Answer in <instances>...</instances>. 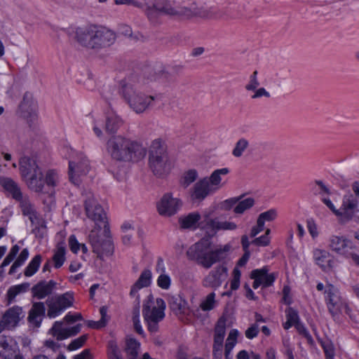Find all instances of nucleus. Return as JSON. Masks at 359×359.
Here are the masks:
<instances>
[{"instance_id": "c03bdc74", "label": "nucleus", "mask_w": 359, "mask_h": 359, "mask_svg": "<svg viewBox=\"0 0 359 359\" xmlns=\"http://www.w3.org/2000/svg\"><path fill=\"white\" fill-rule=\"evenodd\" d=\"M109 359H123L116 343L114 341H109L108 343Z\"/></svg>"}, {"instance_id": "2eb2a0df", "label": "nucleus", "mask_w": 359, "mask_h": 359, "mask_svg": "<svg viewBox=\"0 0 359 359\" xmlns=\"http://www.w3.org/2000/svg\"><path fill=\"white\" fill-rule=\"evenodd\" d=\"M325 293L326 294L325 299L328 310L332 316L337 314L346 307L345 302L341 299L338 289L332 285L330 284L326 286Z\"/></svg>"}, {"instance_id": "dca6fc26", "label": "nucleus", "mask_w": 359, "mask_h": 359, "mask_svg": "<svg viewBox=\"0 0 359 359\" xmlns=\"http://www.w3.org/2000/svg\"><path fill=\"white\" fill-rule=\"evenodd\" d=\"M0 359H23L16 343L4 336L0 337Z\"/></svg>"}, {"instance_id": "c9c22d12", "label": "nucleus", "mask_w": 359, "mask_h": 359, "mask_svg": "<svg viewBox=\"0 0 359 359\" xmlns=\"http://www.w3.org/2000/svg\"><path fill=\"white\" fill-rule=\"evenodd\" d=\"M51 292V286L49 284L41 283L33 288L34 296L38 299H43Z\"/></svg>"}, {"instance_id": "338daca9", "label": "nucleus", "mask_w": 359, "mask_h": 359, "mask_svg": "<svg viewBox=\"0 0 359 359\" xmlns=\"http://www.w3.org/2000/svg\"><path fill=\"white\" fill-rule=\"evenodd\" d=\"M119 30H120L121 34H122L125 36H132V35H133L132 29H131L130 27L127 25H125V24L121 25L119 26Z\"/></svg>"}, {"instance_id": "393cba45", "label": "nucleus", "mask_w": 359, "mask_h": 359, "mask_svg": "<svg viewBox=\"0 0 359 359\" xmlns=\"http://www.w3.org/2000/svg\"><path fill=\"white\" fill-rule=\"evenodd\" d=\"M152 273L149 269H144L138 279L132 285L130 296L136 298L139 302V294L138 291L143 287H149L151 283Z\"/></svg>"}, {"instance_id": "774afa93", "label": "nucleus", "mask_w": 359, "mask_h": 359, "mask_svg": "<svg viewBox=\"0 0 359 359\" xmlns=\"http://www.w3.org/2000/svg\"><path fill=\"white\" fill-rule=\"evenodd\" d=\"M346 258L351 259L352 262L357 266H359V255L352 250H350L348 255L346 256Z\"/></svg>"}, {"instance_id": "a878e982", "label": "nucleus", "mask_w": 359, "mask_h": 359, "mask_svg": "<svg viewBox=\"0 0 359 359\" xmlns=\"http://www.w3.org/2000/svg\"><path fill=\"white\" fill-rule=\"evenodd\" d=\"M124 120L116 111H109L106 117V132L109 134H116L124 126Z\"/></svg>"}, {"instance_id": "1a4fd4ad", "label": "nucleus", "mask_w": 359, "mask_h": 359, "mask_svg": "<svg viewBox=\"0 0 359 359\" xmlns=\"http://www.w3.org/2000/svg\"><path fill=\"white\" fill-rule=\"evenodd\" d=\"M114 32L102 25L91 26V48L102 49L112 45L116 41Z\"/></svg>"}, {"instance_id": "9d476101", "label": "nucleus", "mask_w": 359, "mask_h": 359, "mask_svg": "<svg viewBox=\"0 0 359 359\" xmlns=\"http://www.w3.org/2000/svg\"><path fill=\"white\" fill-rule=\"evenodd\" d=\"M155 8L158 12L175 18H189L195 15V13L191 8L175 6L168 0L156 1Z\"/></svg>"}, {"instance_id": "4468645a", "label": "nucleus", "mask_w": 359, "mask_h": 359, "mask_svg": "<svg viewBox=\"0 0 359 359\" xmlns=\"http://www.w3.org/2000/svg\"><path fill=\"white\" fill-rule=\"evenodd\" d=\"M228 276V269L225 264L217 265L204 278L203 280V286L217 289L221 286L222 283Z\"/></svg>"}, {"instance_id": "b1692460", "label": "nucleus", "mask_w": 359, "mask_h": 359, "mask_svg": "<svg viewBox=\"0 0 359 359\" xmlns=\"http://www.w3.org/2000/svg\"><path fill=\"white\" fill-rule=\"evenodd\" d=\"M86 160H84L81 155L79 156L76 160H71L69 162V176L70 180L75 184L79 182V177L86 172Z\"/></svg>"}, {"instance_id": "473e14b6", "label": "nucleus", "mask_w": 359, "mask_h": 359, "mask_svg": "<svg viewBox=\"0 0 359 359\" xmlns=\"http://www.w3.org/2000/svg\"><path fill=\"white\" fill-rule=\"evenodd\" d=\"M66 249L63 245H58L54 251L53 262L55 268H60L66 260Z\"/></svg>"}, {"instance_id": "bf43d9fd", "label": "nucleus", "mask_w": 359, "mask_h": 359, "mask_svg": "<svg viewBox=\"0 0 359 359\" xmlns=\"http://www.w3.org/2000/svg\"><path fill=\"white\" fill-rule=\"evenodd\" d=\"M270 243V238L267 236H262L259 238H256L252 241V244L257 246H266Z\"/></svg>"}, {"instance_id": "e433bc0d", "label": "nucleus", "mask_w": 359, "mask_h": 359, "mask_svg": "<svg viewBox=\"0 0 359 359\" xmlns=\"http://www.w3.org/2000/svg\"><path fill=\"white\" fill-rule=\"evenodd\" d=\"M69 245L70 250L74 253H78L79 251H81L83 254H86L88 252L87 247L84 244L79 243L74 235L69 238Z\"/></svg>"}, {"instance_id": "8fccbe9b", "label": "nucleus", "mask_w": 359, "mask_h": 359, "mask_svg": "<svg viewBox=\"0 0 359 359\" xmlns=\"http://www.w3.org/2000/svg\"><path fill=\"white\" fill-rule=\"evenodd\" d=\"M277 217V212L275 209H270L268 211L264 212L261 213L257 220L259 222H262L263 224L264 225V222H271L274 220Z\"/></svg>"}, {"instance_id": "a18cd8bd", "label": "nucleus", "mask_w": 359, "mask_h": 359, "mask_svg": "<svg viewBox=\"0 0 359 359\" xmlns=\"http://www.w3.org/2000/svg\"><path fill=\"white\" fill-rule=\"evenodd\" d=\"M215 293L210 292L205 299L201 302V308L203 311L212 310L215 305Z\"/></svg>"}, {"instance_id": "c756f323", "label": "nucleus", "mask_w": 359, "mask_h": 359, "mask_svg": "<svg viewBox=\"0 0 359 359\" xmlns=\"http://www.w3.org/2000/svg\"><path fill=\"white\" fill-rule=\"evenodd\" d=\"M201 219V215L197 212H194L180 218L179 222L180 226L183 229H196Z\"/></svg>"}, {"instance_id": "4d7b16f0", "label": "nucleus", "mask_w": 359, "mask_h": 359, "mask_svg": "<svg viewBox=\"0 0 359 359\" xmlns=\"http://www.w3.org/2000/svg\"><path fill=\"white\" fill-rule=\"evenodd\" d=\"M238 201V197L231 198L225 200L221 203V208L224 210H229L231 208H234Z\"/></svg>"}, {"instance_id": "e2e57ef3", "label": "nucleus", "mask_w": 359, "mask_h": 359, "mask_svg": "<svg viewBox=\"0 0 359 359\" xmlns=\"http://www.w3.org/2000/svg\"><path fill=\"white\" fill-rule=\"evenodd\" d=\"M323 203L337 216H342V212L339 210H337L329 198H323Z\"/></svg>"}, {"instance_id": "a19ab883", "label": "nucleus", "mask_w": 359, "mask_h": 359, "mask_svg": "<svg viewBox=\"0 0 359 359\" xmlns=\"http://www.w3.org/2000/svg\"><path fill=\"white\" fill-rule=\"evenodd\" d=\"M64 311L72 304L73 297L72 294L66 293L61 296L53 298Z\"/></svg>"}, {"instance_id": "13d9d810", "label": "nucleus", "mask_w": 359, "mask_h": 359, "mask_svg": "<svg viewBox=\"0 0 359 359\" xmlns=\"http://www.w3.org/2000/svg\"><path fill=\"white\" fill-rule=\"evenodd\" d=\"M286 316L287 320L293 323L294 325L299 323L298 313L292 308L290 307L286 310Z\"/></svg>"}, {"instance_id": "20e7f679", "label": "nucleus", "mask_w": 359, "mask_h": 359, "mask_svg": "<svg viewBox=\"0 0 359 359\" xmlns=\"http://www.w3.org/2000/svg\"><path fill=\"white\" fill-rule=\"evenodd\" d=\"M230 250L229 244L213 247L211 238L205 236L189 248L187 256L189 259L208 269L225 259Z\"/></svg>"}, {"instance_id": "37998d69", "label": "nucleus", "mask_w": 359, "mask_h": 359, "mask_svg": "<svg viewBox=\"0 0 359 359\" xmlns=\"http://www.w3.org/2000/svg\"><path fill=\"white\" fill-rule=\"evenodd\" d=\"M107 311V309L105 306H102L100 309V315H101V319L100 320H98V321H93V320H91V324H90L91 328L100 329V328H102V327H104L106 325L107 321V319H106Z\"/></svg>"}, {"instance_id": "603ef678", "label": "nucleus", "mask_w": 359, "mask_h": 359, "mask_svg": "<svg viewBox=\"0 0 359 359\" xmlns=\"http://www.w3.org/2000/svg\"><path fill=\"white\" fill-rule=\"evenodd\" d=\"M257 71H255L250 76L249 81L245 86L246 90H255L256 88L259 86V82L257 79Z\"/></svg>"}, {"instance_id": "09e8293b", "label": "nucleus", "mask_w": 359, "mask_h": 359, "mask_svg": "<svg viewBox=\"0 0 359 359\" xmlns=\"http://www.w3.org/2000/svg\"><path fill=\"white\" fill-rule=\"evenodd\" d=\"M239 334V332L237 330L233 329L231 330L228 335V337L226 341L225 348L229 349H233L235 345L237 343V338Z\"/></svg>"}, {"instance_id": "de8ad7c7", "label": "nucleus", "mask_w": 359, "mask_h": 359, "mask_svg": "<svg viewBox=\"0 0 359 359\" xmlns=\"http://www.w3.org/2000/svg\"><path fill=\"white\" fill-rule=\"evenodd\" d=\"M27 285L25 284H20L12 286L8 291V297L9 302L13 299L20 293L23 292L26 290Z\"/></svg>"}, {"instance_id": "ddd939ff", "label": "nucleus", "mask_w": 359, "mask_h": 359, "mask_svg": "<svg viewBox=\"0 0 359 359\" xmlns=\"http://www.w3.org/2000/svg\"><path fill=\"white\" fill-rule=\"evenodd\" d=\"M0 185L10 193L16 200H22L20 202L21 208L24 215H30L32 212V207L29 202L22 200V194L18 184L11 179L7 177H0Z\"/></svg>"}, {"instance_id": "49530a36", "label": "nucleus", "mask_w": 359, "mask_h": 359, "mask_svg": "<svg viewBox=\"0 0 359 359\" xmlns=\"http://www.w3.org/2000/svg\"><path fill=\"white\" fill-rule=\"evenodd\" d=\"M88 339V335L81 336L72 340L67 346V350L69 351H74L81 348Z\"/></svg>"}, {"instance_id": "a211bd4d", "label": "nucleus", "mask_w": 359, "mask_h": 359, "mask_svg": "<svg viewBox=\"0 0 359 359\" xmlns=\"http://www.w3.org/2000/svg\"><path fill=\"white\" fill-rule=\"evenodd\" d=\"M269 271L268 266L252 271L250 278L254 279L252 284L254 289H257L259 285H262L264 287L272 285L276 276L275 273H269Z\"/></svg>"}, {"instance_id": "79ce46f5", "label": "nucleus", "mask_w": 359, "mask_h": 359, "mask_svg": "<svg viewBox=\"0 0 359 359\" xmlns=\"http://www.w3.org/2000/svg\"><path fill=\"white\" fill-rule=\"evenodd\" d=\"M198 177V172L196 170H189L184 174L182 180V185L187 188L193 183Z\"/></svg>"}, {"instance_id": "6e6d98bb", "label": "nucleus", "mask_w": 359, "mask_h": 359, "mask_svg": "<svg viewBox=\"0 0 359 359\" xmlns=\"http://www.w3.org/2000/svg\"><path fill=\"white\" fill-rule=\"evenodd\" d=\"M259 333V325L257 323L252 324L245 332V337L252 339L257 336Z\"/></svg>"}, {"instance_id": "5701e85b", "label": "nucleus", "mask_w": 359, "mask_h": 359, "mask_svg": "<svg viewBox=\"0 0 359 359\" xmlns=\"http://www.w3.org/2000/svg\"><path fill=\"white\" fill-rule=\"evenodd\" d=\"M315 263L325 272L331 271L334 265V257L327 251L315 249L313 251Z\"/></svg>"}, {"instance_id": "4be33fe9", "label": "nucleus", "mask_w": 359, "mask_h": 359, "mask_svg": "<svg viewBox=\"0 0 359 359\" xmlns=\"http://www.w3.org/2000/svg\"><path fill=\"white\" fill-rule=\"evenodd\" d=\"M215 193L205 178L198 180L190 191V197L193 201H202L208 196Z\"/></svg>"}, {"instance_id": "423d86ee", "label": "nucleus", "mask_w": 359, "mask_h": 359, "mask_svg": "<svg viewBox=\"0 0 359 359\" xmlns=\"http://www.w3.org/2000/svg\"><path fill=\"white\" fill-rule=\"evenodd\" d=\"M165 303L161 298L154 299L152 294L147 297L144 302L142 314L151 333L158 331V323L165 318Z\"/></svg>"}, {"instance_id": "c85d7f7f", "label": "nucleus", "mask_w": 359, "mask_h": 359, "mask_svg": "<svg viewBox=\"0 0 359 359\" xmlns=\"http://www.w3.org/2000/svg\"><path fill=\"white\" fill-rule=\"evenodd\" d=\"M229 173V168H223L214 170L209 177L205 178L215 192L222 187V176L226 175Z\"/></svg>"}, {"instance_id": "864d4df0", "label": "nucleus", "mask_w": 359, "mask_h": 359, "mask_svg": "<svg viewBox=\"0 0 359 359\" xmlns=\"http://www.w3.org/2000/svg\"><path fill=\"white\" fill-rule=\"evenodd\" d=\"M171 284V280L168 275L165 273H161L157 279V285L163 290H168Z\"/></svg>"}, {"instance_id": "f8f14e48", "label": "nucleus", "mask_w": 359, "mask_h": 359, "mask_svg": "<svg viewBox=\"0 0 359 359\" xmlns=\"http://www.w3.org/2000/svg\"><path fill=\"white\" fill-rule=\"evenodd\" d=\"M182 206V201L174 198L170 194H165L157 203V210L160 215L171 217L175 215Z\"/></svg>"}, {"instance_id": "4c0bfd02", "label": "nucleus", "mask_w": 359, "mask_h": 359, "mask_svg": "<svg viewBox=\"0 0 359 359\" xmlns=\"http://www.w3.org/2000/svg\"><path fill=\"white\" fill-rule=\"evenodd\" d=\"M248 141L245 138H241L236 143L235 147L232 151V154L235 157H241L243 155V152L245 151V149L248 147Z\"/></svg>"}, {"instance_id": "412c9836", "label": "nucleus", "mask_w": 359, "mask_h": 359, "mask_svg": "<svg viewBox=\"0 0 359 359\" xmlns=\"http://www.w3.org/2000/svg\"><path fill=\"white\" fill-rule=\"evenodd\" d=\"M329 246L332 251L345 257L348 255L350 250H353L355 248V246L351 241L343 236H332L330 238Z\"/></svg>"}, {"instance_id": "680f3d73", "label": "nucleus", "mask_w": 359, "mask_h": 359, "mask_svg": "<svg viewBox=\"0 0 359 359\" xmlns=\"http://www.w3.org/2000/svg\"><path fill=\"white\" fill-rule=\"evenodd\" d=\"M264 225L262 222L257 221V225L253 226L250 231V237H255L259 233L264 230Z\"/></svg>"}, {"instance_id": "052dcab7", "label": "nucleus", "mask_w": 359, "mask_h": 359, "mask_svg": "<svg viewBox=\"0 0 359 359\" xmlns=\"http://www.w3.org/2000/svg\"><path fill=\"white\" fill-rule=\"evenodd\" d=\"M255 92L254 95H252L251 98L253 100L262 97H269L270 93L264 88H256L255 90H253Z\"/></svg>"}, {"instance_id": "0eeeda50", "label": "nucleus", "mask_w": 359, "mask_h": 359, "mask_svg": "<svg viewBox=\"0 0 359 359\" xmlns=\"http://www.w3.org/2000/svg\"><path fill=\"white\" fill-rule=\"evenodd\" d=\"M84 320L80 313H67L62 321L55 322L48 333L57 340H63L76 335L81 330Z\"/></svg>"}, {"instance_id": "aec40b11", "label": "nucleus", "mask_w": 359, "mask_h": 359, "mask_svg": "<svg viewBox=\"0 0 359 359\" xmlns=\"http://www.w3.org/2000/svg\"><path fill=\"white\" fill-rule=\"evenodd\" d=\"M89 27L88 25H79L69 28L67 34L75 41L78 48H86L89 41Z\"/></svg>"}, {"instance_id": "69168bd1", "label": "nucleus", "mask_w": 359, "mask_h": 359, "mask_svg": "<svg viewBox=\"0 0 359 359\" xmlns=\"http://www.w3.org/2000/svg\"><path fill=\"white\" fill-rule=\"evenodd\" d=\"M290 288L288 286H284V287L283 289V300L284 303L286 304H291V299L290 297Z\"/></svg>"}, {"instance_id": "3c124183", "label": "nucleus", "mask_w": 359, "mask_h": 359, "mask_svg": "<svg viewBox=\"0 0 359 359\" xmlns=\"http://www.w3.org/2000/svg\"><path fill=\"white\" fill-rule=\"evenodd\" d=\"M20 247L18 245H13L8 255L5 257L3 262L1 263V267H6L11 264V262L13 261L14 258L16 257L17 254L19 252Z\"/></svg>"}, {"instance_id": "f3484780", "label": "nucleus", "mask_w": 359, "mask_h": 359, "mask_svg": "<svg viewBox=\"0 0 359 359\" xmlns=\"http://www.w3.org/2000/svg\"><path fill=\"white\" fill-rule=\"evenodd\" d=\"M25 313L22 308L14 306L7 309L2 316V323L6 329L16 327L25 318Z\"/></svg>"}, {"instance_id": "f257e3e1", "label": "nucleus", "mask_w": 359, "mask_h": 359, "mask_svg": "<svg viewBox=\"0 0 359 359\" xmlns=\"http://www.w3.org/2000/svg\"><path fill=\"white\" fill-rule=\"evenodd\" d=\"M91 248L97 256L95 264L97 267L102 266L104 257L114 252L107 213L102 204L95 198H91Z\"/></svg>"}, {"instance_id": "72a5a7b5", "label": "nucleus", "mask_w": 359, "mask_h": 359, "mask_svg": "<svg viewBox=\"0 0 359 359\" xmlns=\"http://www.w3.org/2000/svg\"><path fill=\"white\" fill-rule=\"evenodd\" d=\"M255 204L254 198L249 197L242 201H239L237 205L233 208V212L236 214L241 215L247 210L250 209Z\"/></svg>"}, {"instance_id": "bb28decb", "label": "nucleus", "mask_w": 359, "mask_h": 359, "mask_svg": "<svg viewBox=\"0 0 359 359\" xmlns=\"http://www.w3.org/2000/svg\"><path fill=\"white\" fill-rule=\"evenodd\" d=\"M45 314V306L43 303H34L29 311L28 322L29 325L34 328L41 326L43 317Z\"/></svg>"}, {"instance_id": "cd10ccee", "label": "nucleus", "mask_w": 359, "mask_h": 359, "mask_svg": "<svg viewBox=\"0 0 359 359\" xmlns=\"http://www.w3.org/2000/svg\"><path fill=\"white\" fill-rule=\"evenodd\" d=\"M358 202L352 194L346 195L343 198L341 208L339 210L342 215L351 218L358 208Z\"/></svg>"}, {"instance_id": "7ed1b4c3", "label": "nucleus", "mask_w": 359, "mask_h": 359, "mask_svg": "<svg viewBox=\"0 0 359 359\" xmlns=\"http://www.w3.org/2000/svg\"><path fill=\"white\" fill-rule=\"evenodd\" d=\"M145 84L144 79L138 74H131L120 83L121 97L130 109L138 114L152 107L158 99L157 95L147 94L143 90Z\"/></svg>"}, {"instance_id": "58836bf2", "label": "nucleus", "mask_w": 359, "mask_h": 359, "mask_svg": "<svg viewBox=\"0 0 359 359\" xmlns=\"http://www.w3.org/2000/svg\"><path fill=\"white\" fill-rule=\"evenodd\" d=\"M64 309L57 304L56 301L53 299L49 301L48 303V316L50 318H55L57 316H60Z\"/></svg>"}, {"instance_id": "9b49d317", "label": "nucleus", "mask_w": 359, "mask_h": 359, "mask_svg": "<svg viewBox=\"0 0 359 359\" xmlns=\"http://www.w3.org/2000/svg\"><path fill=\"white\" fill-rule=\"evenodd\" d=\"M200 225L201 229L205 230L212 236L219 231H233L237 229V225L234 222L222 221L219 217L211 218L209 214L203 215V219Z\"/></svg>"}, {"instance_id": "f704fd0d", "label": "nucleus", "mask_w": 359, "mask_h": 359, "mask_svg": "<svg viewBox=\"0 0 359 359\" xmlns=\"http://www.w3.org/2000/svg\"><path fill=\"white\" fill-rule=\"evenodd\" d=\"M29 250L27 248L23 249L20 252V255L16 258V259L15 260L13 264H12V266L10 269V271H9V273H11V274L14 273L15 272V271L19 267L22 266L24 264V263L25 262V261L29 257Z\"/></svg>"}, {"instance_id": "7c9ffc66", "label": "nucleus", "mask_w": 359, "mask_h": 359, "mask_svg": "<svg viewBox=\"0 0 359 359\" xmlns=\"http://www.w3.org/2000/svg\"><path fill=\"white\" fill-rule=\"evenodd\" d=\"M140 349V343L133 338L126 341L125 351L128 359H137Z\"/></svg>"}, {"instance_id": "39448f33", "label": "nucleus", "mask_w": 359, "mask_h": 359, "mask_svg": "<svg viewBox=\"0 0 359 359\" xmlns=\"http://www.w3.org/2000/svg\"><path fill=\"white\" fill-rule=\"evenodd\" d=\"M107 151L113 160L119 162H137L147 154L140 142L121 135H113L107 140Z\"/></svg>"}, {"instance_id": "0e129e2a", "label": "nucleus", "mask_w": 359, "mask_h": 359, "mask_svg": "<svg viewBox=\"0 0 359 359\" xmlns=\"http://www.w3.org/2000/svg\"><path fill=\"white\" fill-rule=\"evenodd\" d=\"M307 227L312 237L315 238L318 235L317 227L315 222L313 220H308Z\"/></svg>"}, {"instance_id": "6e6552de", "label": "nucleus", "mask_w": 359, "mask_h": 359, "mask_svg": "<svg viewBox=\"0 0 359 359\" xmlns=\"http://www.w3.org/2000/svg\"><path fill=\"white\" fill-rule=\"evenodd\" d=\"M149 166L154 174L158 177L170 171L168 154L159 140L152 142L149 154Z\"/></svg>"}, {"instance_id": "2f4dec72", "label": "nucleus", "mask_w": 359, "mask_h": 359, "mask_svg": "<svg viewBox=\"0 0 359 359\" xmlns=\"http://www.w3.org/2000/svg\"><path fill=\"white\" fill-rule=\"evenodd\" d=\"M42 262V257L40 255H35L25 269L24 274L26 277L34 276L39 270Z\"/></svg>"}, {"instance_id": "ea45409f", "label": "nucleus", "mask_w": 359, "mask_h": 359, "mask_svg": "<svg viewBox=\"0 0 359 359\" xmlns=\"http://www.w3.org/2000/svg\"><path fill=\"white\" fill-rule=\"evenodd\" d=\"M320 344L324 351L326 359L334 358L335 348L333 343L330 339L322 340Z\"/></svg>"}, {"instance_id": "f03ea898", "label": "nucleus", "mask_w": 359, "mask_h": 359, "mask_svg": "<svg viewBox=\"0 0 359 359\" xmlns=\"http://www.w3.org/2000/svg\"><path fill=\"white\" fill-rule=\"evenodd\" d=\"M20 171L29 189L40 194L52 196L54 188L60 182V176L55 170H48L43 173L35 161L28 157L20 159Z\"/></svg>"}, {"instance_id": "5fc2aeb1", "label": "nucleus", "mask_w": 359, "mask_h": 359, "mask_svg": "<svg viewBox=\"0 0 359 359\" xmlns=\"http://www.w3.org/2000/svg\"><path fill=\"white\" fill-rule=\"evenodd\" d=\"M226 334V320L220 318L215 327V336L225 337Z\"/></svg>"}, {"instance_id": "6ab92c4d", "label": "nucleus", "mask_w": 359, "mask_h": 359, "mask_svg": "<svg viewBox=\"0 0 359 359\" xmlns=\"http://www.w3.org/2000/svg\"><path fill=\"white\" fill-rule=\"evenodd\" d=\"M168 306L170 310L181 320H184L189 314V308L186 300L178 294L170 295L168 299Z\"/></svg>"}]
</instances>
